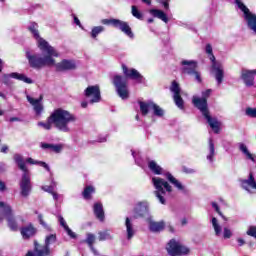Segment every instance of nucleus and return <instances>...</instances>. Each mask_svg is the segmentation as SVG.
I'll list each match as a JSON object with an SVG mask.
<instances>
[{"instance_id":"f257e3e1","label":"nucleus","mask_w":256,"mask_h":256,"mask_svg":"<svg viewBox=\"0 0 256 256\" xmlns=\"http://www.w3.org/2000/svg\"><path fill=\"white\" fill-rule=\"evenodd\" d=\"M28 30L34 39H36L40 51L45 55L41 57L39 54H32L31 51L27 50L26 58L28 59L30 67H33V69H42L45 65H54L55 59L53 57H59V53L53 46L49 45V42L41 38L39 35V25L35 22H31L28 26Z\"/></svg>"},{"instance_id":"f03ea898","label":"nucleus","mask_w":256,"mask_h":256,"mask_svg":"<svg viewBox=\"0 0 256 256\" xmlns=\"http://www.w3.org/2000/svg\"><path fill=\"white\" fill-rule=\"evenodd\" d=\"M50 117L56 129H58V131H62L63 133H69V131H71L69 124L77 121V116H75V114H71V112L63 108L54 110Z\"/></svg>"},{"instance_id":"7ed1b4c3","label":"nucleus","mask_w":256,"mask_h":256,"mask_svg":"<svg viewBox=\"0 0 256 256\" xmlns=\"http://www.w3.org/2000/svg\"><path fill=\"white\" fill-rule=\"evenodd\" d=\"M192 103L194 107L199 109V111L202 113L203 117L206 119L208 125H210L214 133L219 134L221 131V122L209 114V108H207V99L193 96Z\"/></svg>"},{"instance_id":"20e7f679","label":"nucleus","mask_w":256,"mask_h":256,"mask_svg":"<svg viewBox=\"0 0 256 256\" xmlns=\"http://www.w3.org/2000/svg\"><path fill=\"white\" fill-rule=\"evenodd\" d=\"M152 185L154 186L155 192L154 195L157 197L159 202L162 205H165L167 199V195H171L173 193V186L169 184L165 179L161 177H153Z\"/></svg>"},{"instance_id":"39448f33","label":"nucleus","mask_w":256,"mask_h":256,"mask_svg":"<svg viewBox=\"0 0 256 256\" xmlns=\"http://www.w3.org/2000/svg\"><path fill=\"white\" fill-rule=\"evenodd\" d=\"M148 169L154 174V175H165L167 181L171 183L178 191H185V186L177 180L171 173L166 172L163 170V168L155 162V160L148 161Z\"/></svg>"},{"instance_id":"423d86ee","label":"nucleus","mask_w":256,"mask_h":256,"mask_svg":"<svg viewBox=\"0 0 256 256\" xmlns=\"http://www.w3.org/2000/svg\"><path fill=\"white\" fill-rule=\"evenodd\" d=\"M57 243V235L49 234L45 238V245L41 246L39 243L34 242V251H28L26 256H47L51 253L49 246Z\"/></svg>"},{"instance_id":"0eeeda50","label":"nucleus","mask_w":256,"mask_h":256,"mask_svg":"<svg viewBox=\"0 0 256 256\" xmlns=\"http://www.w3.org/2000/svg\"><path fill=\"white\" fill-rule=\"evenodd\" d=\"M102 25H112L115 29H119L126 37H129V39H135V34L133 33V30L131 29V26H129V23L120 19H103L101 20Z\"/></svg>"},{"instance_id":"6e6552de","label":"nucleus","mask_w":256,"mask_h":256,"mask_svg":"<svg viewBox=\"0 0 256 256\" xmlns=\"http://www.w3.org/2000/svg\"><path fill=\"white\" fill-rule=\"evenodd\" d=\"M118 97L122 98L123 101L129 99V87L127 77L121 75H114L112 81Z\"/></svg>"},{"instance_id":"1a4fd4ad","label":"nucleus","mask_w":256,"mask_h":256,"mask_svg":"<svg viewBox=\"0 0 256 256\" xmlns=\"http://www.w3.org/2000/svg\"><path fill=\"white\" fill-rule=\"evenodd\" d=\"M138 105L143 117L149 115V111H152L154 117H163V115H165V110L153 101H138Z\"/></svg>"},{"instance_id":"9d476101","label":"nucleus","mask_w":256,"mask_h":256,"mask_svg":"<svg viewBox=\"0 0 256 256\" xmlns=\"http://www.w3.org/2000/svg\"><path fill=\"white\" fill-rule=\"evenodd\" d=\"M236 5L244 14V19L247 23L248 29L256 35V14L251 13L249 8H247L241 0H236Z\"/></svg>"},{"instance_id":"9b49d317","label":"nucleus","mask_w":256,"mask_h":256,"mask_svg":"<svg viewBox=\"0 0 256 256\" xmlns=\"http://www.w3.org/2000/svg\"><path fill=\"white\" fill-rule=\"evenodd\" d=\"M236 5L244 14V19L247 23L248 29L256 35V14L251 13L249 8H247L241 0H236Z\"/></svg>"},{"instance_id":"f8f14e48","label":"nucleus","mask_w":256,"mask_h":256,"mask_svg":"<svg viewBox=\"0 0 256 256\" xmlns=\"http://www.w3.org/2000/svg\"><path fill=\"white\" fill-rule=\"evenodd\" d=\"M5 218L8 221V227L12 231L19 230V225H17L15 216H13V209H11V205L9 204L4 205V207L0 210V223H3V221H5Z\"/></svg>"},{"instance_id":"ddd939ff","label":"nucleus","mask_w":256,"mask_h":256,"mask_svg":"<svg viewBox=\"0 0 256 256\" xmlns=\"http://www.w3.org/2000/svg\"><path fill=\"white\" fill-rule=\"evenodd\" d=\"M210 61H212V72L214 73L217 85H221L225 77V70L223 69V65L215 61V55H213V53L210 54Z\"/></svg>"},{"instance_id":"4468645a","label":"nucleus","mask_w":256,"mask_h":256,"mask_svg":"<svg viewBox=\"0 0 256 256\" xmlns=\"http://www.w3.org/2000/svg\"><path fill=\"white\" fill-rule=\"evenodd\" d=\"M134 219H151L149 215V203L148 202H139L136 204L133 210Z\"/></svg>"},{"instance_id":"2eb2a0df","label":"nucleus","mask_w":256,"mask_h":256,"mask_svg":"<svg viewBox=\"0 0 256 256\" xmlns=\"http://www.w3.org/2000/svg\"><path fill=\"white\" fill-rule=\"evenodd\" d=\"M168 254L171 256H177V255H187L189 253V248L179 244V242L175 240H170L166 247Z\"/></svg>"},{"instance_id":"dca6fc26","label":"nucleus","mask_w":256,"mask_h":256,"mask_svg":"<svg viewBox=\"0 0 256 256\" xmlns=\"http://www.w3.org/2000/svg\"><path fill=\"white\" fill-rule=\"evenodd\" d=\"M84 96L86 99H89V103L93 105V103H99L101 101V90L99 86H88L84 90Z\"/></svg>"},{"instance_id":"f3484780","label":"nucleus","mask_w":256,"mask_h":256,"mask_svg":"<svg viewBox=\"0 0 256 256\" xmlns=\"http://www.w3.org/2000/svg\"><path fill=\"white\" fill-rule=\"evenodd\" d=\"M19 185L22 197H29V195L31 194V189L33 188V186L31 185V175L29 174V172H25L22 174Z\"/></svg>"},{"instance_id":"a211bd4d","label":"nucleus","mask_w":256,"mask_h":256,"mask_svg":"<svg viewBox=\"0 0 256 256\" xmlns=\"http://www.w3.org/2000/svg\"><path fill=\"white\" fill-rule=\"evenodd\" d=\"M170 91L171 93H173V100L175 105L178 107V109H181V110L185 109V102L181 97V87H179V84L176 81L172 82Z\"/></svg>"},{"instance_id":"6ab92c4d","label":"nucleus","mask_w":256,"mask_h":256,"mask_svg":"<svg viewBox=\"0 0 256 256\" xmlns=\"http://www.w3.org/2000/svg\"><path fill=\"white\" fill-rule=\"evenodd\" d=\"M11 79H17L18 81H23V83H28L31 85L33 83V80L29 77H27L25 74H20L17 72H12L10 74H4L2 77V81L4 85H9Z\"/></svg>"},{"instance_id":"aec40b11","label":"nucleus","mask_w":256,"mask_h":256,"mask_svg":"<svg viewBox=\"0 0 256 256\" xmlns=\"http://www.w3.org/2000/svg\"><path fill=\"white\" fill-rule=\"evenodd\" d=\"M53 65H55L56 71H71L77 67L75 61L67 59L62 60L57 64H55L54 60V64L50 65V67H53ZM44 67H49V65H44Z\"/></svg>"},{"instance_id":"412c9836","label":"nucleus","mask_w":256,"mask_h":256,"mask_svg":"<svg viewBox=\"0 0 256 256\" xmlns=\"http://www.w3.org/2000/svg\"><path fill=\"white\" fill-rule=\"evenodd\" d=\"M256 70L242 69L241 79L246 87H253L255 85Z\"/></svg>"},{"instance_id":"4be33fe9","label":"nucleus","mask_w":256,"mask_h":256,"mask_svg":"<svg viewBox=\"0 0 256 256\" xmlns=\"http://www.w3.org/2000/svg\"><path fill=\"white\" fill-rule=\"evenodd\" d=\"M123 73L125 77H129V79L136 81V83H143L145 81L143 75H141L135 68L129 69L127 66H123Z\"/></svg>"},{"instance_id":"5701e85b","label":"nucleus","mask_w":256,"mask_h":256,"mask_svg":"<svg viewBox=\"0 0 256 256\" xmlns=\"http://www.w3.org/2000/svg\"><path fill=\"white\" fill-rule=\"evenodd\" d=\"M26 99L30 105H32L36 115H41L43 113V95L39 98H33L30 95L26 96Z\"/></svg>"},{"instance_id":"b1692460","label":"nucleus","mask_w":256,"mask_h":256,"mask_svg":"<svg viewBox=\"0 0 256 256\" xmlns=\"http://www.w3.org/2000/svg\"><path fill=\"white\" fill-rule=\"evenodd\" d=\"M181 65L182 71L186 75H193L197 71V61L195 60H183Z\"/></svg>"},{"instance_id":"393cba45","label":"nucleus","mask_w":256,"mask_h":256,"mask_svg":"<svg viewBox=\"0 0 256 256\" xmlns=\"http://www.w3.org/2000/svg\"><path fill=\"white\" fill-rule=\"evenodd\" d=\"M20 233L22 235V239H31V237H35L37 234V228L33 226V224H28L20 228Z\"/></svg>"},{"instance_id":"a878e982","label":"nucleus","mask_w":256,"mask_h":256,"mask_svg":"<svg viewBox=\"0 0 256 256\" xmlns=\"http://www.w3.org/2000/svg\"><path fill=\"white\" fill-rule=\"evenodd\" d=\"M124 225L126 228L127 239L128 240L133 239V237H135V233H137V229L135 228V225L133 224V218L126 217Z\"/></svg>"},{"instance_id":"bb28decb","label":"nucleus","mask_w":256,"mask_h":256,"mask_svg":"<svg viewBox=\"0 0 256 256\" xmlns=\"http://www.w3.org/2000/svg\"><path fill=\"white\" fill-rule=\"evenodd\" d=\"M238 149H239V151H241V153L244 155V157L248 161H252V163H256V155L252 154L249 151V148L247 147V145H245V143H239L238 144Z\"/></svg>"},{"instance_id":"cd10ccee","label":"nucleus","mask_w":256,"mask_h":256,"mask_svg":"<svg viewBox=\"0 0 256 256\" xmlns=\"http://www.w3.org/2000/svg\"><path fill=\"white\" fill-rule=\"evenodd\" d=\"M216 155H217V152L215 151V142H213V138H209L208 151L206 155L207 161H209V163H213L215 161Z\"/></svg>"},{"instance_id":"c85d7f7f","label":"nucleus","mask_w":256,"mask_h":256,"mask_svg":"<svg viewBox=\"0 0 256 256\" xmlns=\"http://www.w3.org/2000/svg\"><path fill=\"white\" fill-rule=\"evenodd\" d=\"M93 212L96 219H99L101 223L105 221V210H103V204L100 202H96L93 206Z\"/></svg>"},{"instance_id":"c756f323","label":"nucleus","mask_w":256,"mask_h":256,"mask_svg":"<svg viewBox=\"0 0 256 256\" xmlns=\"http://www.w3.org/2000/svg\"><path fill=\"white\" fill-rule=\"evenodd\" d=\"M84 243H87V245H88L89 249L92 251L93 255L101 256L99 251H97V249H95V246H93L95 244V235L94 234L88 233L86 235V239H85Z\"/></svg>"},{"instance_id":"7c9ffc66","label":"nucleus","mask_w":256,"mask_h":256,"mask_svg":"<svg viewBox=\"0 0 256 256\" xmlns=\"http://www.w3.org/2000/svg\"><path fill=\"white\" fill-rule=\"evenodd\" d=\"M149 13L152 15V17L160 19V21H163L164 23H169V18L167 17V14L163 12V10L153 8L149 10Z\"/></svg>"},{"instance_id":"2f4dec72","label":"nucleus","mask_w":256,"mask_h":256,"mask_svg":"<svg viewBox=\"0 0 256 256\" xmlns=\"http://www.w3.org/2000/svg\"><path fill=\"white\" fill-rule=\"evenodd\" d=\"M41 149L45 151H53V153H61L63 151V146L61 144H49L45 142H41L40 144Z\"/></svg>"},{"instance_id":"473e14b6","label":"nucleus","mask_w":256,"mask_h":256,"mask_svg":"<svg viewBox=\"0 0 256 256\" xmlns=\"http://www.w3.org/2000/svg\"><path fill=\"white\" fill-rule=\"evenodd\" d=\"M58 221H59L61 227H63L64 231H66L67 235L71 239H77V234H75V232H73V230H71V228H69V226L67 225V222L65 221V218H63V216H58Z\"/></svg>"},{"instance_id":"72a5a7b5","label":"nucleus","mask_w":256,"mask_h":256,"mask_svg":"<svg viewBox=\"0 0 256 256\" xmlns=\"http://www.w3.org/2000/svg\"><path fill=\"white\" fill-rule=\"evenodd\" d=\"M13 159L19 169L23 171V173H29L27 166L25 165V160H23V156L21 154H14Z\"/></svg>"},{"instance_id":"f704fd0d","label":"nucleus","mask_w":256,"mask_h":256,"mask_svg":"<svg viewBox=\"0 0 256 256\" xmlns=\"http://www.w3.org/2000/svg\"><path fill=\"white\" fill-rule=\"evenodd\" d=\"M149 229L153 233H159V231H163V229H165V222H155L150 220Z\"/></svg>"},{"instance_id":"c9c22d12","label":"nucleus","mask_w":256,"mask_h":256,"mask_svg":"<svg viewBox=\"0 0 256 256\" xmlns=\"http://www.w3.org/2000/svg\"><path fill=\"white\" fill-rule=\"evenodd\" d=\"M95 193V187L92 185H87L86 187H84V190L82 192V197L83 199H85L86 201H89L93 198V194Z\"/></svg>"},{"instance_id":"e433bc0d","label":"nucleus","mask_w":256,"mask_h":256,"mask_svg":"<svg viewBox=\"0 0 256 256\" xmlns=\"http://www.w3.org/2000/svg\"><path fill=\"white\" fill-rule=\"evenodd\" d=\"M99 241H111L113 239V234H111V230H104L98 232Z\"/></svg>"},{"instance_id":"4c0bfd02","label":"nucleus","mask_w":256,"mask_h":256,"mask_svg":"<svg viewBox=\"0 0 256 256\" xmlns=\"http://www.w3.org/2000/svg\"><path fill=\"white\" fill-rule=\"evenodd\" d=\"M132 156L134 158V161L138 167H144L145 162H143V158H141V152L131 150Z\"/></svg>"},{"instance_id":"58836bf2","label":"nucleus","mask_w":256,"mask_h":256,"mask_svg":"<svg viewBox=\"0 0 256 256\" xmlns=\"http://www.w3.org/2000/svg\"><path fill=\"white\" fill-rule=\"evenodd\" d=\"M26 163H29L30 165H40V167H43L44 169H46V171H51V168L47 163L34 160L33 158H27Z\"/></svg>"},{"instance_id":"ea45409f","label":"nucleus","mask_w":256,"mask_h":256,"mask_svg":"<svg viewBox=\"0 0 256 256\" xmlns=\"http://www.w3.org/2000/svg\"><path fill=\"white\" fill-rule=\"evenodd\" d=\"M103 31H105V27L103 26H95L92 28L90 35L92 37V39H97V37L99 35H101V33H103Z\"/></svg>"},{"instance_id":"a19ab883","label":"nucleus","mask_w":256,"mask_h":256,"mask_svg":"<svg viewBox=\"0 0 256 256\" xmlns=\"http://www.w3.org/2000/svg\"><path fill=\"white\" fill-rule=\"evenodd\" d=\"M211 223H212L213 229L215 231V235L217 237H219V235H221V231H222V228H221V225L219 224V221L217 220V218L213 217L212 220H211Z\"/></svg>"},{"instance_id":"79ce46f5","label":"nucleus","mask_w":256,"mask_h":256,"mask_svg":"<svg viewBox=\"0 0 256 256\" xmlns=\"http://www.w3.org/2000/svg\"><path fill=\"white\" fill-rule=\"evenodd\" d=\"M38 127H43L46 131H50L53 127V120H51V116L48 117L46 122H38Z\"/></svg>"},{"instance_id":"37998d69","label":"nucleus","mask_w":256,"mask_h":256,"mask_svg":"<svg viewBox=\"0 0 256 256\" xmlns=\"http://www.w3.org/2000/svg\"><path fill=\"white\" fill-rule=\"evenodd\" d=\"M211 205L213 209L216 211V213H218V215L222 217L224 221H227V217H225V215H223V212H221V209L219 208V204H217L216 202H212Z\"/></svg>"},{"instance_id":"c03bdc74","label":"nucleus","mask_w":256,"mask_h":256,"mask_svg":"<svg viewBox=\"0 0 256 256\" xmlns=\"http://www.w3.org/2000/svg\"><path fill=\"white\" fill-rule=\"evenodd\" d=\"M245 115H247V117H251L252 119H256V108H246Z\"/></svg>"},{"instance_id":"a18cd8bd","label":"nucleus","mask_w":256,"mask_h":256,"mask_svg":"<svg viewBox=\"0 0 256 256\" xmlns=\"http://www.w3.org/2000/svg\"><path fill=\"white\" fill-rule=\"evenodd\" d=\"M131 13L136 19H143V14L139 11V9H137V6H132Z\"/></svg>"},{"instance_id":"49530a36","label":"nucleus","mask_w":256,"mask_h":256,"mask_svg":"<svg viewBox=\"0 0 256 256\" xmlns=\"http://www.w3.org/2000/svg\"><path fill=\"white\" fill-rule=\"evenodd\" d=\"M38 220H39L40 225H42V227H44V229H47V231H51V226H48V224L45 223V221L43 220L42 214L38 215Z\"/></svg>"},{"instance_id":"de8ad7c7","label":"nucleus","mask_w":256,"mask_h":256,"mask_svg":"<svg viewBox=\"0 0 256 256\" xmlns=\"http://www.w3.org/2000/svg\"><path fill=\"white\" fill-rule=\"evenodd\" d=\"M55 187H57V184H54V186H42V190L52 195V193L55 192Z\"/></svg>"},{"instance_id":"09e8293b","label":"nucleus","mask_w":256,"mask_h":256,"mask_svg":"<svg viewBox=\"0 0 256 256\" xmlns=\"http://www.w3.org/2000/svg\"><path fill=\"white\" fill-rule=\"evenodd\" d=\"M246 233L250 237H254V239H256V227L255 226H250Z\"/></svg>"},{"instance_id":"8fccbe9b","label":"nucleus","mask_w":256,"mask_h":256,"mask_svg":"<svg viewBox=\"0 0 256 256\" xmlns=\"http://www.w3.org/2000/svg\"><path fill=\"white\" fill-rule=\"evenodd\" d=\"M233 233L231 232V230L227 227L224 228V233H223V237L224 239H231Z\"/></svg>"},{"instance_id":"3c124183","label":"nucleus","mask_w":256,"mask_h":256,"mask_svg":"<svg viewBox=\"0 0 256 256\" xmlns=\"http://www.w3.org/2000/svg\"><path fill=\"white\" fill-rule=\"evenodd\" d=\"M5 191H7V184L3 180H0V192L5 193Z\"/></svg>"},{"instance_id":"603ef678","label":"nucleus","mask_w":256,"mask_h":256,"mask_svg":"<svg viewBox=\"0 0 256 256\" xmlns=\"http://www.w3.org/2000/svg\"><path fill=\"white\" fill-rule=\"evenodd\" d=\"M211 95V89L202 92V99H206Z\"/></svg>"},{"instance_id":"864d4df0","label":"nucleus","mask_w":256,"mask_h":256,"mask_svg":"<svg viewBox=\"0 0 256 256\" xmlns=\"http://www.w3.org/2000/svg\"><path fill=\"white\" fill-rule=\"evenodd\" d=\"M192 75L195 77L198 83H201V73L197 72L196 70L194 73H192Z\"/></svg>"},{"instance_id":"5fc2aeb1","label":"nucleus","mask_w":256,"mask_h":256,"mask_svg":"<svg viewBox=\"0 0 256 256\" xmlns=\"http://www.w3.org/2000/svg\"><path fill=\"white\" fill-rule=\"evenodd\" d=\"M205 51L208 55H212L213 54V47L211 46V44H207Z\"/></svg>"},{"instance_id":"6e6d98bb","label":"nucleus","mask_w":256,"mask_h":256,"mask_svg":"<svg viewBox=\"0 0 256 256\" xmlns=\"http://www.w3.org/2000/svg\"><path fill=\"white\" fill-rule=\"evenodd\" d=\"M51 195H52L54 201H59V199H61V197H63L62 195L58 194L57 192H53Z\"/></svg>"},{"instance_id":"4d7b16f0","label":"nucleus","mask_w":256,"mask_h":256,"mask_svg":"<svg viewBox=\"0 0 256 256\" xmlns=\"http://www.w3.org/2000/svg\"><path fill=\"white\" fill-rule=\"evenodd\" d=\"M160 3L163 5L164 9H169V2L166 0H161Z\"/></svg>"},{"instance_id":"13d9d810","label":"nucleus","mask_w":256,"mask_h":256,"mask_svg":"<svg viewBox=\"0 0 256 256\" xmlns=\"http://www.w3.org/2000/svg\"><path fill=\"white\" fill-rule=\"evenodd\" d=\"M105 141H107V136H100L98 138V143H105Z\"/></svg>"},{"instance_id":"bf43d9fd","label":"nucleus","mask_w":256,"mask_h":256,"mask_svg":"<svg viewBox=\"0 0 256 256\" xmlns=\"http://www.w3.org/2000/svg\"><path fill=\"white\" fill-rule=\"evenodd\" d=\"M0 151L1 153H7V151H9V147L7 145H3Z\"/></svg>"},{"instance_id":"052dcab7","label":"nucleus","mask_w":256,"mask_h":256,"mask_svg":"<svg viewBox=\"0 0 256 256\" xmlns=\"http://www.w3.org/2000/svg\"><path fill=\"white\" fill-rule=\"evenodd\" d=\"M237 242H238L239 247H243V244L245 243V240H243V238H238Z\"/></svg>"},{"instance_id":"680f3d73","label":"nucleus","mask_w":256,"mask_h":256,"mask_svg":"<svg viewBox=\"0 0 256 256\" xmlns=\"http://www.w3.org/2000/svg\"><path fill=\"white\" fill-rule=\"evenodd\" d=\"M74 23L81 27V21L79 20V18H77V16H74Z\"/></svg>"},{"instance_id":"e2e57ef3","label":"nucleus","mask_w":256,"mask_h":256,"mask_svg":"<svg viewBox=\"0 0 256 256\" xmlns=\"http://www.w3.org/2000/svg\"><path fill=\"white\" fill-rule=\"evenodd\" d=\"M87 105H89V102L83 101V102L81 103V108H82V109H87Z\"/></svg>"},{"instance_id":"0e129e2a","label":"nucleus","mask_w":256,"mask_h":256,"mask_svg":"<svg viewBox=\"0 0 256 256\" xmlns=\"http://www.w3.org/2000/svg\"><path fill=\"white\" fill-rule=\"evenodd\" d=\"M10 123H15V121H20L18 117H12L9 119Z\"/></svg>"},{"instance_id":"69168bd1","label":"nucleus","mask_w":256,"mask_h":256,"mask_svg":"<svg viewBox=\"0 0 256 256\" xmlns=\"http://www.w3.org/2000/svg\"><path fill=\"white\" fill-rule=\"evenodd\" d=\"M142 3H145L146 5H151V0H141Z\"/></svg>"},{"instance_id":"338daca9","label":"nucleus","mask_w":256,"mask_h":256,"mask_svg":"<svg viewBox=\"0 0 256 256\" xmlns=\"http://www.w3.org/2000/svg\"><path fill=\"white\" fill-rule=\"evenodd\" d=\"M7 203L5 202H0V211L5 207Z\"/></svg>"},{"instance_id":"774afa93","label":"nucleus","mask_w":256,"mask_h":256,"mask_svg":"<svg viewBox=\"0 0 256 256\" xmlns=\"http://www.w3.org/2000/svg\"><path fill=\"white\" fill-rule=\"evenodd\" d=\"M0 97H1L2 99H7V95H5V94L2 93V92H0Z\"/></svg>"}]
</instances>
